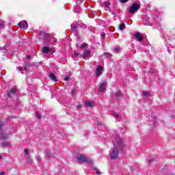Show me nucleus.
<instances>
[{
	"label": "nucleus",
	"instance_id": "10",
	"mask_svg": "<svg viewBox=\"0 0 175 175\" xmlns=\"http://www.w3.org/2000/svg\"><path fill=\"white\" fill-rule=\"evenodd\" d=\"M12 94H17V89L16 88L11 89L10 92H8V98H12V96H11Z\"/></svg>",
	"mask_w": 175,
	"mask_h": 175
},
{
	"label": "nucleus",
	"instance_id": "6",
	"mask_svg": "<svg viewBox=\"0 0 175 175\" xmlns=\"http://www.w3.org/2000/svg\"><path fill=\"white\" fill-rule=\"evenodd\" d=\"M106 85H107V83H106V81L103 82L100 85L99 92H105V91H106Z\"/></svg>",
	"mask_w": 175,
	"mask_h": 175
},
{
	"label": "nucleus",
	"instance_id": "38",
	"mask_svg": "<svg viewBox=\"0 0 175 175\" xmlns=\"http://www.w3.org/2000/svg\"><path fill=\"white\" fill-rule=\"evenodd\" d=\"M2 128V124H0V129Z\"/></svg>",
	"mask_w": 175,
	"mask_h": 175
},
{
	"label": "nucleus",
	"instance_id": "11",
	"mask_svg": "<svg viewBox=\"0 0 175 175\" xmlns=\"http://www.w3.org/2000/svg\"><path fill=\"white\" fill-rule=\"evenodd\" d=\"M49 77L51 80H52V81H54L55 83V81H57V77H55V75H54L53 73L49 74Z\"/></svg>",
	"mask_w": 175,
	"mask_h": 175
},
{
	"label": "nucleus",
	"instance_id": "5",
	"mask_svg": "<svg viewBox=\"0 0 175 175\" xmlns=\"http://www.w3.org/2000/svg\"><path fill=\"white\" fill-rule=\"evenodd\" d=\"M19 27H21L23 29H27L28 28V23L26 21H22L18 23Z\"/></svg>",
	"mask_w": 175,
	"mask_h": 175
},
{
	"label": "nucleus",
	"instance_id": "22",
	"mask_svg": "<svg viewBox=\"0 0 175 175\" xmlns=\"http://www.w3.org/2000/svg\"><path fill=\"white\" fill-rule=\"evenodd\" d=\"M129 0H120V1L121 2V3H126V2H128Z\"/></svg>",
	"mask_w": 175,
	"mask_h": 175
},
{
	"label": "nucleus",
	"instance_id": "35",
	"mask_svg": "<svg viewBox=\"0 0 175 175\" xmlns=\"http://www.w3.org/2000/svg\"><path fill=\"white\" fill-rule=\"evenodd\" d=\"M29 58H31V55H27V59H29Z\"/></svg>",
	"mask_w": 175,
	"mask_h": 175
},
{
	"label": "nucleus",
	"instance_id": "1",
	"mask_svg": "<svg viewBox=\"0 0 175 175\" xmlns=\"http://www.w3.org/2000/svg\"><path fill=\"white\" fill-rule=\"evenodd\" d=\"M115 138L116 139L117 146H114L113 148L109 150V155L111 161H113V159H117V158H118V150H122L124 147V144H122V141H121V139H120V137H118V135H116Z\"/></svg>",
	"mask_w": 175,
	"mask_h": 175
},
{
	"label": "nucleus",
	"instance_id": "27",
	"mask_svg": "<svg viewBox=\"0 0 175 175\" xmlns=\"http://www.w3.org/2000/svg\"><path fill=\"white\" fill-rule=\"evenodd\" d=\"M119 51H120V48H115V49H114V52H115V53H118Z\"/></svg>",
	"mask_w": 175,
	"mask_h": 175
},
{
	"label": "nucleus",
	"instance_id": "7",
	"mask_svg": "<svg viewBox=\"0 0 175 175\" xmlns=\"http://www.w3.org/2000/svg\"><path fill=\"white\" fill-rule=\"evenodd\" d=\"M103 70V67L99 66L96 70V76H100L102 75V71Z\"/></svg>",
	"mask_w": 175,
	"mask_h": 175
},
{
	"label": "nucleus",
	"instance_id": "24",
	"mask_svg": "<svg viewBox=\"0 0 175 175\" xmlns=\"http://www.w3.org/2000/svg\"><path fill=\"white\" fill-rule=\"evenodd\" d=\"M77 26H71V31H76Z\"/></svg>",
	"mask_w": 175,
	"mask_h": 175
},
{
	"label": "nucleus",
	"instance_id": "3",
	"mask_svg": "<svg viewBox=\"0 0 175 175\" xmlns=\"http://www.w3.org/2000/svg\"><path fill=\"white\" fill-rule=\"evenodd\" d=\"M77 162H79V163H85V162H86V163H92V159H87V157H85V156H84L83 154L78 155L77 157Z\"/></svg>",
	"mask_w": 175,
	"mask_h": 175
},
{
	"label": "nucleus",
	"instance_id": "28",
	"mask_svg": "<svg viewBox=\"0 0 175 175\" xmlns=\"http://www.w3.org/2000/svg\"><path fill=\"white\" fill-rule=\"evenodd\" d=\"M36 159H37L38 162H40V161H42V159L40 158V156L37 157Z\"/></svg>",
	"mask_w": 175,
	"mask_h": 175
},
{
	"label": "nucleus",
	"instance_id": "25",
	"mask_svg": "<svg viewBox=\"0 0 175 175\" xmlns=\"http://www.w3.org/2000/svg\"><path fill=\"white\" fill-rule=\"evenodd\" d=\"M0 27H5V23L3 21L0 22Z\"/></svg>",
	"mask_w": 175,
	"mask_h": 175
},
{
	"label": "nucleus",
	"instance_id": "30",
	"mask_svg": "<svg viewBox=\"0 0 175 175\" xmlns=\"http://www.w3.org/2000/svg\"><path fill=\"white\" fill-rule=\"evenodd\" d=\"M113 116H114V117H116V118L120 117V114L116 113H113Z\"/></svg>",
	"mask_w": 175,
	"mask_h": 175
},
{
	"label": "nucleus",
	"instance_id": "26",
	"mask_svg": "<svg viewBox=\"0 0 175 175\" xmlns=\"http://www.w3.org/2000/svg\"><path fill=\"white\" fill-rule=\"evenodd\" d=\"M37 118H38V120H40V118H42V116H40V114H39V113L37 112Z\"/></svg>",
	"mask_w": 175,
	"mask_h": 175
},
{
	"label": "nucleus",
	"instance_id": "32",
	"mask_svg": "<svg viewBox=\"0 0 175 175\" xmlns=\"http://www.w3.org/2000/svg\"><path fill=\"white\" fill-rule=\"evenodd\" d=\"M96 174H97V175H100V172L96 171Z\"/></svg>",
	"mask_w": 175,
	"mask_h": 175
},
{
	"label": "nucleus",
	"instance_id": "16",
	"mask_svg": "<svg viewBox=\"0 0 175 175\" xmlns=\"http://www.w3.org/2000/svg\"><path fill=\"white\" fill-rule=\"evenodd\" d=\"M25 154L27 159H29V150L28 148L25 149Z\"/></svg>",
	"mask_w": 175,
	"mask_h": 175
},
{
	"label": "nucleus",
	"instance_id": "33",
	"mask_svg": "<svg viewBox=\"0 0 175 175\" xmlns=\"http://www.w3.org/2000/svg\"><path fill=\"white\" fill-rule=\"evenodd\" d=\"M77 109H81V105H77Z\"/></svg>",
	"mask_w": 175,
	"mask_h": 175
},
{
	"label": "nucleus",
	"instance_id": "9",
	"mask_svg": "<svg viewBox=\"0 0 175 175\" xmlns=\"http://www.w3.org/2000/svg\"><path fill=\"white\" fill-rule=\"evenodd\" d=\"M135 36L138 42H142V40H143V36H142V34H140V33H135Z\"/></svg>",
	"mask_w": 175,
	"mask_h": 175
},
{
	"label": "nucleus",
	"instance_id": "13",
	"mask_svg": "<svg viewBox=\"0 0 175 175\" xmlns=\"http://www.w3.org/2000/svg\"><path fill=\"white\" fill-rule=\"evenodd\" d=\"M118 29L120 31H124V29H125V23H120L119 25Z\"/></svg>",
	"mask_w": 175,
	"mask_h": 175
},
{
	"label": "nucleus",
	"instance_id": "29",
	"mask_svg": "<svg viewBox=\"0 0 175 175\" xmlns=\"http://www.w3.org/2000/svg\"><path fill=\"white\" fill-rule=\"evenodd\" d=\"M69 77H66L64 79V81H68V80H69Z\"/></svg>",
	"mask_w": 175,
	"mask_h": 175
},
{
	"label": "nucleus",
	"instance_id": "40",
	"mask_svg": "<svg viewBox=\"0 0 175 175\" xmlns=\"http://www.w3.org/2000/svg\"><path fill=\"white\" fill-rule=\"evenodd\" d=\"M81 1V2H84V0H80Z\"/></svg>",
	"mask_w": 175,
	"mask_h": 175
},
{
	"label": "nucleus",
	"instance_id": "18",
	"mask_svg": "<svg viewBox=\"0 0 175 175\" xmlns=\"http://www.w3.org/2000/svg\"><path fill=\"white\" fill-rule=\"evenodd\" d=\"M142 95H144V96H150V93L149 92L145 91L143 92Z\"/></svg>",
	"mask_w": 175,
	"mask_h": 175
},
{
	"label": "nucleus",
	"instance_id": "36",
	"mask_svg": "<svg viewBox=\"0 0 175 175\" xmlns=\"http://www.w3.org/2000/svg\"><path fill=\"white\" fill-rule=\"evenodd\" d=\"M104 55H110V53H104Z\"/></svg>",
	"mask_w": 175,
	"mask_h": 175
},
{
	"label": "nucleus",
	"instance_id": "39",
	"mask_svg": "<svg viewBox=\"0 0 175 175\" xmlns=\"http://www.w3.org/2000/svg\"><path fill=\"white\" fill-rule=\"evenodd\" d=\"M2 159V156L0 155V160Z\"/></svg>",
	"mask_w": 175,
	"mask_h": 175
},
{
	"label": "nucleus",
	"instance_id": "19",
	"mask_svg": "<svg viewBox=\"0 0 175 175\" xmlns=\"http://www.w3.org/2000/svg\"><path fill=\"white\" fill-rule=\"evenodd\" d=\"M17 69L20 71V72H23V70H27V67H25L24 68H17Z\"/></svg>",
	"mask_w": 175,
	"mask_h": 175
},
{
	"label": "nucleus",
	"instance_id": "23",
	"mask_svg": "<svg viewBox=\"0 0 175 175\" xmlns=\"http://www.w3.org/2000/svg\"><path fill=\"white\" fill-rule=\"evenodd\" d=\"M46 157H47V158H50V157H51V152H46Z\"/></svg>",
	"mask_w": 175,
	"mask_h": 175
},
{
	"label": "nucleus",
	"instance_id": "17",
	"mask_svg": "<svg viewBox=\"0 0 175 175\" xmlns=\"http://www.w3.org/2000/svg\"><path fill=\"white\" fill-rule=\"evenodd\" d=\"M40 38H43V39H46V38H47V33L42 31L40 33Z\"/></svg>",
	"mask_w": 175,
	"mask_h": 175
},
{
	"label": "nucleus",
	"instance_id": "14",
	"mask_svg": "<svg viewBox=\"0 0 175 175\" xmlns=\"http://www.w3.org/2000/svg\"><path fill=\"white\" fill-rule=\"evenodd\" d=\"M1 147H10V144L8 142H4L1 144Z\"/></svg>",
	"mask_w": 175,
	"mask_h": 175
},
{
	"label": "nucleus",
	"instance_id": "37",
	"mask_svg": "<svg viewBox=\"0 0 175 175\" xmlns=\"http://www.w3.org/2000/svg\"><path fill=\"white\" fill-rule=\"evenodd\" d=\"M148 163H151V160L148 159Z\"/></svg>",
	"mask_w": 175,
	"mask_h": 175
},
{
	"label": "nucleus",
	"instance_id": "15",
	"mask_svg": "<svg viewBox=\"0 0 175 175\" xmlns=\"http://www.w3.org/2000/svg\"><path fill=\"white\" fill-rule=\"evenodd\" d=\"M0 139H3V140H8V137H6L3 133L0 132Z\"/></svg>",
	"mask_w": 175,
	"mask_h": 175
},
{
	"label": "nucleus",
	"instance_id": "20",
	"mask_svg": "<svg viewBox=\"0 0 175 175\" xmlns=\"http://www.w3.org/2000/svg\"><path fill=\"white\" fill-rule=\"evenodd\" d=\"M121 96H122V93L121 92H118L116 93V96L120 97Z\"/></svg>",
	"mask_w": 175,
	"mask_h": 175
},
{
	"label": "nucleus",
	"instance_id": "31",
	"mask_svg": "<svg viewBox=\"0 0 175 175\" xmlns=\"http://www.w3.org/2000/svg\"><path fill=\"white\" fill-rule=\"evenodd\" d=\"M101 36L103 38V39H105V38H106V34L103 33L101 34Z\"/></svg>",
	"mask_w": 175,
	"mask_h": 175
},
{
	"label": "nucleus",
	"instance_id": "12",
	"mask_svg": "<svg viewBox=\"0 0 175 175\" xmlns=\"http://www.w3.org/2000/svg\"><path fill=\"white\" fill-rule=\"evenodd\" d=\"M50 52V49L47 46H44L42 48V53L44 54H47V53Z\"/></svg>",
	"mask_w": 175,
	"mask_h": 175
},
{
	"label": "nucleus",
	"instance_id": "8",
	"mask_svg": "<svg viewBox=\"0 0 175 175\" xmlns=\"http://www.w3.org/2000/svg\"><path fill=\"white\" fill-rule=\"evenodd\" d=\"M85 105L87 107H94L95 103H94V101L86 100L85 101Z\"/></svg>",
	"mask_w": 175,
	"mask_h": 175
},
{
	"label": "nucleus",
	"instance_id": "4",
	"mask_svg": "<svg viewBox=\"0 0 175 175\" xmlns=\"http://www.w3.org/2000/svg\"><path fill=\"white\" fill-rule=\"evenodd\" d=\"M140 9V4L137 3H134L133 5L129 8V12L130 14H133V13H136Z\"/></svg>",
	"mask_w": 175,
	"mask_h": 175
},
{
	"label": "nucleus",
	"instance_id": "21",
	"mask_svg": "<svg viewBox=\"0 0 175 175\" xmlns=\"http://www.w3.org/2000/svg\"><path fill=\"white\" fill-rule=\"evenodd\" d=\"M80 47L81 49H85V47H87V44H83Z\"/></svg>",
	"mask_w": 175,
	"mask_h": 175
},
{
	"label": "nucleus",
	"instance_id": "2",
	"mask_svg": "<svg viewBox=\"0 0 175 175\" xmlns=\"http://www.w3.org/2000/svg\"><path fill=\"white\" fill-rule=\"evenodd\" d=\"M91 55V51L90 50H87L86 51L83 52L82 55L77 52H75L72 58L76 61L77 59V57H81L82 58H88Z\"/></svg>",
	"mask_w": 175,
	"mask_h": 175
},
{
	"label": "nucleus",
	"instance_id": "34",
	"mask_svg": "<svg viewBox=\"0 0 175 175\" xmlns=\"http://www.w3.org/2000/svg\"><path fill=\"white\" fill-rule=\"evenodd\" d=\"M0 175H5V172H0Z\"/></svg>",
	"mask_w": 175,
	"mask_h": 175
}]
</instances>
